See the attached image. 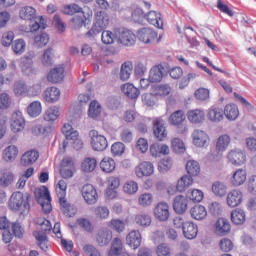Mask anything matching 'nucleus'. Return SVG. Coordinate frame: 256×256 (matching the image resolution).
<instances>
[{"label": "nucleus", "mask_w": 256, "mask_h": 256, "mask_svg": "<svg viewBox=\"0 0 256 256\" xmlns=\"http://www.w3.org/2000/svg\"><path fill=\"white\" fill-rule=\"evenodd\" d=\"M207 118L208 121H211V123H221V121H223L225 118L223 109L215 106L211 107L208 110Z\"/></svg>", "instance_id": "32"}, {"label": "nucleus", "mask_w": 256, "mask_h": 256, "mask_svg": "<svg viewBox=\"0 0 256 256\" xmlns=\"http://www.w3.org/2000/svg\"><path fill=\"white\" fill-rule=\"evenodd\" d=\"M165 74V67L158 64L150 69L148 81L150 83H161L163 81V75Z\"/></svg>", "instance_id": "23"}, {"label": "nucleus", "mask_w": 256, "mask_h": 256, "mask_svg": "<svg viewBox=\"0 0 256 256\" xmlns=\"http://www.w3.org/2000/svg\"><path fill=\"white\" fill-rule=\"evenodd\" d=\"M141 232L138 230H132L127 236H126V243L129 247L132 249H139L141 247Z\"/></svg>", "instance_id": "27"}, {"label": "nucleus", "mask_w": 256, "mask_h": 256, "mask_svg": "<svg viewBox=\"0 0 256 256\" xmlns=\"http://www.w3.org/2000/svg\"><path fill=\"white\" fill-rule=\"evenodd\" d=\"M218 247L223 253H231L235 248V244L229 238H222L218 243Z\"/></svg>", "instance_id": "57"}, {"label": "nucleus", "mask_w": 256, "mask_h": 256, "mask_svg": "<svg viewBox=\"0 0 256 256\" xmlns=\"http://www.w3.org/2000/svg\"><path fill=\"white\" fill-rule=\"evenodd\" d=\"M57 199L61 211L64 213V215H69V213H71L72 206L67 200V196H57Z\"/></svg>", "instance_id": "62"}, {"label": "nucleus", "mask_w": 256, "mask_h": 256, "mask_svg": "<svg viewBox=\"0 0 256 256\" xmlns=\"http://www.w3.org/2000/svg\"><path fill=\"white\" fill-rule=\"evenodd\" d=\"M157 256H171V247L167 243H161L156 247Z\"/></svg>", "instance_id": "64"}, {"label": "nucleus", "mask_w": 256, "mask_h": 256, "mask_svg": "<svg viewBox=\"0 0 256 256\" xmlns=\"http://www.w3.org/2000/svg\"><path fill=\"white\" fill-rule=\"evenodd\" d=\"M51 131H53V126L43 127L37 124L31 128V133L32 135H34V137H39V135H49Z\"/></svg>", "instance_id": "56"}, {"label": "nucleus", "mask_w": 256, "mask_h": 256, "mask_svg": "<svg viewBox=\"0 0 256 256\" xmlns=\"http://www.w3.org/2000/svg\"><path fill=\"white\" fill-rule=\"evenodd\" d=\"M17 155H19V148L15 145H10L4 149L3 159L9 163L11 161H15V159H17Z\"/></svg>", "instance_id": "42"}, {"label": "nucleus", "mask_w": 256, "mask_h": 256, "mask_svg": "<svg viewBox=\"0 0 256 256\" xmlns=\"http://www.w3.org/2000/svg\"><path fill=\"white\" fill-rule=\"evenodd\" d=\"M94 215H96L97 219H100L101 221L109 219V208L107 206H97L94 209Z\"/></svg>", "instance_id": "63"}, {"label": "nucleus", "mask_w": 256, "mask_h": 256, "mask_svg": "<svg viewBox=\"0 0 256 256\" xmlns=\"http://www.w3.org/2000/svg\"><path fill=\"white\" fill-rule=\"evenodd\" d=\"M101 111H103L101 103H99L97 100H93L89 105L88 117H90V119H97V117L101 115Z\"/></svg>", "instance_id": "43"}, {"label": "nucleus", "mask_w": 256, "mask_h": 256, "mask_svg": "<svg viewBox=\"0 0 256 256\" xmlns=\"http://www.w3.org/2000/svg\"><path fill=\"white\" fill-rule=\"evenodd\" d=\"M186 173L190 177H199L201 175V165L195 160H189L186 163Z\"/></svg>", "instance_id": "37"}, {"label": "nucleus", "mask_w": 256, "mask_h": 256, "mask_svg": "<svg viewBox=\"0 0 256 256\" xmlns=\"http://www.w3.org/2000/svg\"><path fill=\"white\" fill-rule=\"evenodd\" d=\"M195 183V180H193V177L189 176V174L183 175L179 178L176 184V191L179 193H185L191 185Z\"/></svg>", "instance_id": "31"}, {"label": "nucleus", "mask_w": 256, "mask_h": 256, "mask_svg": "<svg viewBox=\"0 0 256 256\" xmlns=\"http://www.w3.org/2000/svg\"><path fill=\"white\" fill-rule=\"evenodd\" d=\"M153 134L158 141H165L168 132L163 119L157 118L153 121Z\"/></svg>", "instance_id": "16"}, {"label": "nucleus", "mask_w": 256, "mask_h": 256, "mask_svg": "<svg viewBox=\"0 0 256 256\" xmlns=\"http://www.w3.org/2000/svg\"><path fill=\"white\" fill-rule=\"evenodd\" d=\"M212 193L216 195V197H225L227 195V184L216 181L212 184Z\"/></svg>", "instance_id": "48"}, {"label": "nucleus", "mask_w": 256, "mask_h": 256, "mask_svg": "<svg viewBox=\"0 0 256 256\" xmlns=\"http://www.w3.org/2000/svg\"><path fill=\"white\" fill-rule=\"evenodd\" d=\"M38 159H39V151L28 150L21 156L20 163L24 167H29V165H33V163H36Z\"/></svg>", "instance_id": "28"}, {"label": "nucleus", "mask_w": 256, "mask_h": 256, "mask_svg": "<svg viewBox=\"0 0 256 256\" xmlns=\"http://www.w3.org/2000/svg\"><path fill=\"white\" fill-rule=\"evenodd\" d=\"M205 197V194L203 191L199 189H191L188 191V199L192 201L193 203H201Z\"/></svg>", "instance_id": "61"}, {"label": "nucleus", "mask_w": 256, "mask_h": 256, "mask_svg": "<svg viewBox=\"0 0 256 256\" xmlns=\"http://www.w3.org/2000/svg\"><path fill=\"white\" fill-rule=\"evenodd\" d=\"M100 169L103 173H113L115 169H117V163L115 162V159L106 156L100 161Z\"/></svg>", "instance_id": "33"}, {"label": "nucleus", "mask_w": 256, "mask_h": 256, "mask_svg": "<svg viewBox=\"0 0 256 256\" xmlns=\"http://www.w3.org/2000/svg\"><path fill=\"white\" fill-rule=\"evenodd\" d=\"M229 181L232 187H241L247 181V170L243 168L236 169Z\"/></svg>", "instance_id": "17"}, {"label": "nucleus", "mask_w": 256, "mask_h": 256, "mask_svg": "<svg viewBox=\"0 0 256 256\" xmlns=\"http://www.w3.org/2000/svg\"><path fill=\"white\" fill-rule=\"evenodd\" d=\"M190 215L192 219H195L196 221H203L205 217H207V208L203 205H195L190 209Z\"/></svg>", "instance_id": "38"}, {"label": "nucleus", "mask_w": 256, "mask_h": 256, "mask_svg": "<svg viewBox=\"0 0 256 256\" xmlns=\"http://www.w3.org/2000/svg\"><path fill=\"white\" fill-rule=\"evenodd\" d=\"M34 22L30 25V33H35L39 31V29H46L47 28V21L43 16L36 17L33 19Z\"/></svg>", "instance_id": "52"}, {"label": "nucleus", "mask_w": 256, "mask_h": 256, "mask_svg": "<svg viewBox=\"0 0 256 256\" xmlns=\"http://www.w3.org/2000/svg\"><path fill=\"white\" fill-rule=\"evenodd\" d=\"M108 227L116 233H123L125 231V222L120 219H112L108 222Z\"/></svg>", "instance_id": "60"}, {"label": "nucleus", "mask_w": 256, "mask_h": 256, "mask_svg": "<svg viewBox=\"0 0 256 256\" xmlns=\"http://www.w3.org/2000/svg\"><path fill=\"white\" fill-rule=\"evenodd\" d=\"M131 73H133V64L131 62H125L122 64L120 70L121 81H127L129 77H131Z\"/></svg>", "instance_id": "53"}, {"label": "nucleus", "mask_w": 256, "mask_h": 256, "mask_svg": "<svg viewBox=\"0 0 256 256\" xmlns=\"http://www.w3.org/2000/svg\"><path fill=\"white\" fill-rule=\"evenodd\" d=\"M91 147L94 151H105L109 147V142L104 135L99 134L97 130L90 131Z\"/></svg>", "instance_id": "4"}, {"label": "nucleus", "mask_w": 256, "mask_h": 256, "mask_svg": "<svg viewBox=\"0 0 256 256\" xmlns=\"http://www.w3.org/2000/svg\"><path fill=\"white\" fill-rule=\"evenodd\" d=\"M151 91L152 95H155L158 99H165L173 92V88L169 84H156L152 86Z\"/></svg>", "instance_id": "21"}, {"label": "nucleus", "mask_w": 256, "mask_h": 256, "mask_svg": "<svg viewBox=\"0 0 256 256\" xmlns=\"http://www.w3.org/2000/svg\"><path fill=\"white\" fill-rule=\"evenodd\" d=\"M135 41H137V36L131 30H123L118 35V43L120 45L131 47V45H135Z\"/></svg>", "instance_id": "22"}, {"label": "nucleus", "mask_w": 256, "mask_h": 256, "mask_svg": "<svg viewBox=\"0 0 256 256\" xmlns=\"http://www.w3.org/2000/svg\"><path fill=\"white\" fill-rule=\"evenodd\" d=\"M183 235L186 239H195L197 237V233H199V227L195 222L186 221L183 226Z\"/></svg>", "instance_id": "29"}, {"label": "nucleus", "mask_w": 256, "mask_h": 256, "mask_svg": "<svg viewBox=\"0 0 256 256\" xmlns=\"http://www.w3.org/2000/svg\"><path fill=\"white\" fill-rule=\"evenodd\" d=\"M13 181H15V175H13V172L7 169L3 170L2 176L0 177V185L2 187H9Z\"/></svg>", "instance_id": "51"}, {"label": "nucleus", "mask_w": 256, "mask_h": 256, "mask_svg": "<svg viewBox=\"0 0 256 256\" xmlns=\"http://www.w3.org/2000/svg\"><path fill=\"white\" fill-rule=\"evenodd\" d=\"M170 150L167 144L154 143L150 146V154L152 157H161V155H169Z\"/></svg>", "instance_id": "36"}, {"label": "nucleus", "mask_w": 256, "mask_h": 256, "mask_svg": "<svg viewBox=\"0 0 256 256\" xmlns=\"http://www.w3.org/2000/svg\"><path fill=\"white\" fill-rule=\"evenodd\" d=\"M46 79L53 85H57V83H63L65 79V66L56 65L48 72Z\"/></svg>", "instance_id": "7"}, {"label": "nucleus", "mask_w": 256, "mask_h": 256, "mask_svg": "<svg viewBox=\"0 0 256 256\" xmlns=\"http://www.w3.org/2000/svg\"><path fill=\"white\" fill-rule=\"evenodd\" d=\"M189 199L184 195H177L173 200V209L178 215H183L187 211Z\"/></svg>", "instance_id": "20"}, {"label": "nucleus", "mask_w": 256, "mask_h": 256, "mask_svg": "<svg viewBox=\"0 0 256 256\" xmlns=\"http://www.w3.org/2000/svg\"><path fill=\"white\" fill-rule=\"evenodd\" d=\"M121 91L128 97L129 99H137L139 95H141V91L138 90L137 87H135L131 83H126L121 86Z\"/></svg>", "instance_id": "39"}, {"label": "nucleus", "mask_w": 256, "mask_h": 256, "mask_svg": "<svg viewBox=\"0 0 256 256\" xmlns=\"http://www.w3.org/2000/svg\"><path fill=\"white\" fill-rule=\"evenodd\" d=\"M10 129L13 133H21L25 129V118H23L21 111L12 114Z\"/></svg>", "instance_id": "12"}, {"label": "nucleus", "mask_w": 256, "mask_h": 256, "mask_svg": "<svg viewBox=\"0 0 256 256\" xmlns=\"http://www.w3.org/2000/svg\"><path fill=\"white\" fill-rule=\"evenodd\" d=\"M247 221V214L245 210L236 208L231 212V222L233 225H243Z\"/></svg>", "instance_id": "35"}, {"label": "nucleus", "mask_w": 256, "mask_h": 256, "mask_svg": "<svg viewBox=\"0 0 256 256\" xmlns=\"http://www.w3.org/2000/svg\"><path fill=\"white\" fill-rule=\"evenodd\" d=\"M139 191V184L136 181L128 180L123 184V192L126 195H135Z\"/></svg>", "instance_id": "54"}, {"label": "nucleus", "mask_w": 256, "mask_h": 256, "mask_svg": "<svg viewBox=\"0 0 256 256\" xmlns=\"http://www.w3.org/2000/svg\"><path fill=\"white\" fill-rule=\"evenodd\" d=\"M138 205L140 207H151L153 205V194L145 192L139 195Z\"/></svg>", "instance_id": "58"}, {"label": "nucleus", "mask_w": 256, "mask_h": 256, "mask_svg": "<svg viewBox=\"0 0 256 256\" xmlns=\"http://www.w3.org/2000/svg\"><path fill=\"white\" fill-rule=\"evenodd\" d=\"M35 223L36 225L40 226L39 232L45 233V235H47V233H49L52 229L51 222L43 217L36 218Z\"/></svg>", "instance_id": "59"}, {"label": "nucleus", "mask_w": 256, "mask_h": 256, "mask_svg": "<svg viewBox=\"0 0 256 256\" xmlns=\"http://www.w3.org/2000/svg\"><path fill=\"white\" fill-rule=\"evenodd\" d=\"M226 203L228 207H239L243 203V192L240 189H232L226 196Z\"/></svg>", "instance_id": "10"}, {"label": "nucleus", "mask_w": 256, "mask_h": 256, "mask_svg": "<svg viewBox=\"0 0 256 256\" xmlns=\"http://www.w3.org/2000/svg\"><path fill=\"white\" fill-rule=\"evenodd\" d=\"M113 240V231L109 228H101L96 234V243L100 247H107Z\"/></svg>", "instance_id": "15"}, {"label": "nucleus", "mask_w": 256, "mask_h": 256, "mask_svg": "<svg viewBox=\"0 0 256 256\" xmlns=\"http://www.w3.org/2000/svg\"><path fill=\"white\" fill-rule=\"evenodd\" d=\"M33 59H35V52H28L27 55L22 58V73H24V75H35Z\"/></svg>", "instance_id": "19"}, {"label": "nucleus", "mask_w": 256, "mask_h": 256, "mask_svg": "<svg viewBox=\"0 0 256 256\" xmlns=\"http://www.w3.org/2000/svg\"><path fill=\"white\" fill-rule=\"evenodd\" d=\"M36 199L42 207L43 213L46 215L53 211V206L51 205V192L46 186L39 188L36 191Z\"/></svg>", "instance_id": "3"}, {"label": "nucleus", "mask_w": 256, "mask_h": 256, "mask_svg": "<svg viewBox=\"0 0 256 256\" xmlns=\"http://www.w3.org/2000/svg\"><path fill=\"white\" fill-rule=\"evenodd\" d=\"M169 215V204L167 202H159L154 208V216L158 221H167Z\"/></svg>", "instance_id": "24"}, {"label": "nucleus", "mask_w": 256, "mask_h": 256, "mask_svg": "<svg viewBox=\"0 0 256 256\" xmlns=\"http://www.w3.org/2000/svg\"><path fill=\"white\" fill-rule=\"evenodd\" d=\"M224 115L229 121H235L239 117V108L235 104H228L224 108Z\"/></svg>", "instance_id": "47"}, {"label": "nucleus", "mask_w": 256, "mask_h": 256, "mask_svg": "<svg viewBox=\"0 0 256 256\" xmlns=\"http://www.w3.org/2000/svg\"><path fill=\"white\" fill-rule=\"evenodd\" d=\"M123 251V241L120 238H114L108 256H120Z\"/></svg>", "instance_id": "44"}, {"label": "nucleus", "mask_w": 256, "mask_h": 256, "mask_svg": "<svg viewBox=\"0 0 256 256\" xmlns=\"http://www.w3.org/2000/svg\"><path fill=\"white\" fill-rule=\"evenodd\" d=\"M75 173V160L66 156L60 164V175L63 179H71Z\"/></svg>", "instance_id": "6"}, {"label": "nucleus", "mask_w": 256, "mask_h": 256, "mask_svg": "<svg viewBox=\"0 0 256 256\" xmlns=\"http://www.w3.org/2000/svg\"><path fill=\"white\" fill-rule=\"evenodd\" d=\"M111 23V16L106 11L100 10L94 14V22L92 28L86 33L88 39L97 37L101 31L107 29Z\"/></svg>", "instance_id": "2"}, {"label": "nucleus", "mask_w": 256, "mask_h": 256, "mask_svg": "<svg viewBox=\"0 0 256 256\" xmlns=\"http://www.w3.org/2000/svg\"><path fill=\"white\" fill-rule=\"evenodd\" d=\"M13 93L16 97H27L29 95V87L23 80H17L13 84Z\"/></svg>", "instance_id": "34"}, {"label": "nucleus", "mask_w": 256, "mask_h": 256, "mask_svg": "<svg viewBox=\"0 0 256 256\" xmlns=\"http://www.w3.org/2000/svg\"><path fill=\"white\" fill-rule=\"evenodd\" d=\"M146 21L157 29H163V17L157 11H150L145 16Z\"/></svg>", "instance_id": "30"}, {"label": "nucleus", "mask_w": 256, "mask_h": 256, "mask_svg": "<svg viewBox=\"0 0 256 256\" xmlns=\"http://www.w3.org/2000/svg\"><path fill=\"white\" fill-rule=\"evenodd\" d=\"M153 173H155V166L149 161H143L135 168V175L139 179H143V177H151Z\"/></svg>", "instance_id": "9"}, {"label": "nucleus", "mask_w": 256, "mask_h": 256, "mask_svg": "<svg viewBox=\"0 0 256 256\" xmlns=\"http://www.w3.org/2000/svg\"><path fill=\"white\" fill-rule=\"evenodd\" d=\"M121 186V178L117 176H110L108 178V187L106 189V196L109 199H117V190Z\"/></svg>", "instance_id": "18"}, {"label": "nucleus", "mask_w": 256, "mask_h": 256, "mask_svg": "<svg viewBox=\"0 0 256 256\" xmlns=\"http://www.w3.org/2000/svg\"><path fill=\"white\" fill-rule=\"evenodd\" d=\"M137 37L142 43H154L157 41V32L153 28L144 27L138 30Z\"/></svg>", "instance_id": "14"}, {"label": "nucleus", "mask_w": 256, "mask_h": 256, "mask_svg": "<svg viewBox=\"0 0 256 256\" xmlns=\"http://www.w3.org/2000/svg\"><path fill=\"white\" fill-rule=\"evenodd\" d=\"M82 197L87 205H95L99 201L97 188L93 184H85L81 190Z\"/></svg>", "instance_id": "5"}, {"label": "nucleus", "mask_w": 256, "mask_h": 256, "mask_svg": "<svg viewBox=\"0 0 256 256\" xmlns=\"http://www.w3.org/2000/svg\"><path fill=\"white\" fill-rule=\"evenodd\" d=\"M19 15L20 19H24V21H31V23H33V20L37 19V10L31 6H25L21 8Z\"/></svg>", "instance_id": "40"}, {"label": "nucleus", "mask_w": 256, "mask_h": 256, "mask_svg": "<svg viewBox=\"0 0 256 256\" xmlns=\"http://www.w3.org/2000/svg\"><path fill=\"white\" fill-rule=\"evenodd\" d=\"M33 236L35 237L37 245L40 247V249H42V251H47V249H49V239L47 238V234L35 231Z\"/></svg>", "instance_id": "45"}, {"label": "nucleus", "mask_w": 256, "mask_h": 256, "mask_svg": "<svg viewBox=\"0 0 256 256\" xmlns=\"http://www.w3.org/2000/svg\"><path fill=\"white\" fill-rule=\"evenodd\" d=\"M230 143H231V137H229V135L224 134L219 136L216 142L217 151H226Z\"/></svg>", "instance_id": "55"}, {"label": "nucleus", "mask_w": 256, "mask_h": 256, "mask_svg": "<svg viewBox=\"0 0 256 256\" xmlns=\"http://www.w3.org/2000/svg\"><path fill=\"white\" fill-rule=\"evenodd\" d=\"M8 207L11 211L18 212L20 215H28L31 211V194L20 191L12 193Z\"/></svg>", "instance_id": "1"}, {"label": "nucleus", "mask_w": 256, "mask_h": 256, "mask_svg": "<svg viewBox=\"0 0 256 256\" xmlns=\"http://www.w3.org/2000/svg\"><path fill=\"white\" fill-rule=\"evenodd\" d=\"M227 159L231 165H236V167H241V165H245L247 162V155L242 150H231Z\"/></svg>", "instance_id": "13"}, {"label": "nucleus", "mask_w": 256, "mask_h": 256, "mask_svg": "<svg viewBox=\"0 0 256 256\" xmlns=\"http://www.w3.org/2000/svg\"><path fill=\"white\" fill-rule=\"evenodd\" d=\"M186 119L185 112L183 110H177L169 116L168 121L174 127H181L180 133H185L187 126L183 125V123H185Z\"/></svg>", "instance_id": "8"}, {"label": "nucleus", "mask_w": 256, "mask_h": 256, "mask_svg": "<svg viewBox=\"0 0 256 256\" xmlns=\"http://www.w3.org/2000/svg\"><path fill=\"white\" fill-rule=\"evenodd\" d=\"M43 111V106L41 105V102L34 101L29 104L27 108V113L30 115V117H39Z\"/></svg>", "instance_id": "49"}, {"label": "nucleus", "mask_w": 256, "mask_h": 256, "mask_svg": "<svg viewBox=\"0 0 256 256\" xmlns=\"http://www.w3.org/2000/svg\"><path fill=\"white\" fill-rule=\"evenodd\" d=\"M192 139L195 147H207V143H209V135L203 130H194Z\"/></svg>", "instance_id": "25"}, {"label": "nucleus", "mask_w": 256, "mask_h": 256, "mask_svg": "<svg viewBox=\"0 0 256 256\" xmlns=\"http://www.w3.org/2000/svg\"><path fill=\"white\" fill-rule=\"evenodd\" d=\"M43 99L46 101V103H56V101L61 99V90L55 86L48 87L44 91Z\"/></svg>", "instance_id": "26"}, {"label": "nucleus", "mask_w": 256, "mask_h": 256, "mask_svg": "<svg viewBox=\"0 0 256 256\" xmlns=\"http://www.w3.org/2000/svg\"><path fill=\"white\" fill-rule=\"evenodd\" d=\"M214 233L218 237H225L231 233V223L226 218H219L214 224Z\"/></svg>", "instance_id": "11"}, {"label": "nucleus", "mask_w": 256, "mask_h": 256, "mask_svg": "<svg viewBox=\"0 0 256 256\" xmlns=\"http://www.w3.org/2000/svg\"><path fill=\"white\" fill-rule=\"evenodd\" d=\"M81 169L84 173H93L97 169V159L87 157L81 163Z\"/></svg>", "instance_id": "46"}, {"label": "nucleus", "mask_w": 256, "mask_h": 256, "mask_svg": "<svg viewBox=\"0 0 256 256\" xmlns=\"http://www.w3.org/2000/svg\"><path fill=\"white\" fill-rule=\"evenodd\" d=\"M59 115H61L59 107L52 106L45 111L43 116L44 121H57V119H59Z\"/></svg>", "instance_id": "50"}, {"label": "nucleus", "mask_w": 256, "mask_h": 256, "mask_svg": "<svg viewBox=\"0 0 256 256\" xmlns=\"http://www.w3.org/2000/svg\"><path fill=\"white\" fill-rule=\"evenodd\" d=\"M187 118L190 123H203V121H205V112L199 109L189 110L187 113Z\"/></svg>", "instance_id": "41"}]
</instances>
